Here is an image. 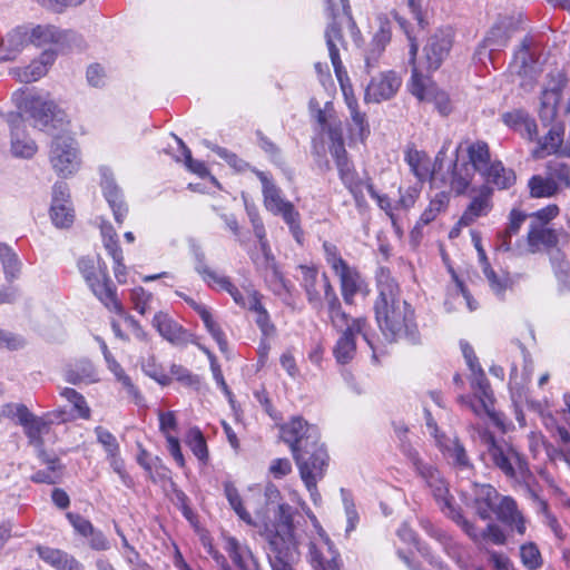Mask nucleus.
I'll list each match as a JSON object with an SVG mask.
<instances>
[{
	"label": "nucleus",
	"instance_id": "f704fd0d",
	"mask_svg": "<svg viewBox=\"0 0 570 570\" xmlns=\"http://www.w3.org/2000/svg\"><path fill=\"white\" fill-rule=\"evenodd\" d=\"M487 186H494L499 190L508 189L515 183V174L512 169L504 167L502 161L495 159L488 166L487 170L480 174Z\"/></svg>",
	"mask_w": 570,
	"mask_h": 570
},
{
	"label": "nucleus",
	"instance_id": "5fc2aeb1",
	"mask_svg": "<svg viewBox=\"0 0 570 570\" xmlns=\"http://www.w3.org/2000/svg\"><path fill=\"white\" fill-rule=\"evenodd\" d=\"M529 188L531 196L537 198L551 197L558 193L554 183L549 179L548 175L546 177L540 175L531 177Z\"/></svg>",
	"mask_w": 570,
	"mask_h": 570
},
{
	"label": "nucleus",
	"instance_id": "bf43d9fd",
	"mask_svg": "<svg viewBox=\"0 0 570 570\" xmlns=\"http://www.w3.org/2000/svg\"><path fill=\"white\" fill-rule=\"evenodd\" d=\"M60 395L73 405L78 415L82 419L90 417V407L88 406L85 397L71 387H65L61 390Z\"/></svg>",
	"mask_w": 570,
	"mask_h": 570
},
{
	"label": "nucleus",
	"instance_id": "a18cd8bd",
	"mask_svg": "<svg viewBox=\"0 0 570 570\" xmlns=\"http://www.w3.org/2000/svg\"><path fill=\"white\" fill-rule=\"evenodd\" d=\"M549 179L554 183L558 191L561 188L570 187V167L560 159L550 160L547 164V173Z\"/></svg>",
	"mask_w": 570,
	"mask_h": 570
},
{
	"label": "nucleus",
	"instance_id": "ea45409f",
	"mask_svg": "<svg viewBox=\"0 0 570 570\" xmlns=\"http://www.w3.org/2000/svg\"><path fill=\"white\" fill-rule=\"evenodd\" d=\"M468 160H465L478 174L487 170L493 161L489 145L483 140H476L466 147Z\"/></svg>",
	"mask_w": 570,
	"mask_h": 570
},
{
	"label": "nucleus",
	"instance_id": "de8ad7c7",
	"mask_svg": "<svg viewBox=\"0 0 570 570\" xmlns=\"http://www.w3.org/2000/svg\"><path fill=\"white\" fill-rule=\"evenodd\" d=\"M449 205V196L445 193L436 194L429 203V206L421 214L417 226H425L433 222L438 215L444 212Z\"/></svg>",
	"mask_w": 570,
	"mask_h": 570
},
{
	"label": "nucleus",
	"instance_id": "f257e3e1",
	"mask_svg": "<svg viewBox=\"0 0 570 570\" xmlns=\"http://www.w3.org/2000/svg\"><path fill=\"white\" fill-rule=\"evenodd\" d=\"M24 112L33 120L36 128L53 137L49 150L53 170L61 177L77 173L80 167L79 150L76 140L69 135L70 122L66 114L53 101L40 97L28 98Z\"/></svg>",
	"mask_w": 570,
	"mask_h": 570
},
{
	"label": "nucleus",
	"instance_id": "4be33fe9",
	"mask_svg": "<svg viewBox=\"0 0 570 570\" xmlns=\"http://www.w3.org/2000/svg\"><path fill=\"white\" fill-rule=\"evenodd\" d=\"M245 293L246 295H243V303L237 305L256 314L255 323L265 337L274 335L276 328L271 321L267 309L262 304V294L250 286L245 288Z\"/></svg>",
	"mask_w": 570,
	"mask_h": 570
},
{
	"label": "nucleus",
	"instance_id": "58836bf2",
	"mask_svg": "<svg viewBox=\"0 0 570 570\" xmlns=\"http://www.w3.org/2000/svg\"><path fill=\"white\" fill-rule=\"evenodd\" d=\"M419 47L417 45L411 40L410 45V63L412 66V76L410 82V91L413 96H415L419 100H430L432 97V88L426 86V79L424 75L419 70L415 65V58L417 55Z\"/></svg>",
	"mask_w": 570,
	"mask_h": 570
},
{
	"label": "nucleus",
	"instance_id": "1a4fd4ad",
	"mask_svg": "<svg viewBox=\"0 0 570 570\" xmlns=\"http://www.w3.org/2000/svg\"><path fill=\"white\" fill-rule=\"evenodd\" d=\"M471 387L474 391V397L460 396L459 401L469 403L476 415H488L498 428L505 432L508 428L504 415L494 410L493 394L480 364H476L474 371H471Z\"/></svg>",
	"mask_w": 570,
	"mask_h": 570
},
{
	"label": "nucleus",
	"instance_id": "b1692460",
	"mask_svg": "<svg viewBox=\"0 0 570 570\" xmlns=\"http://www.w3.org/2000/svg\"><path fill=\"white\" fill-rule=\"evenodd\" d=\"M492 188L491 186H480L478 194L472 197L470 204L460 217L459 226H470L479 217L487 216L492 209Z\"/></svg>",
	"mask_w": 570,
	"mask_h": 570
},
{
	"label": "nucleus",
	"instance_id": "3c124183",
	"mask_svg": "<svg viewBox=\"0 0 570 570\" xmlns=\"http://www.w3.org/2000/svg\"><path fill=\"white\" fill-rule=\"evenodd\" d=\"M224 492L229 505L238 515V518L247 524H253L252 515L243 505L242 498L233 482H224Z\"/></svg>",
	"mask_w": 570,
	"mask_h": 570
},
{
	"label": "nucleus",
	"instance_id": "864d4df0",
	"mask_svg": "<svg viewBox=\"0 0 570 570\" xmlns=\"http://www.w3.org/2000/svg\"><path fill=\"white\" fill-rule=\"evenodd\" d=\"M116 303L119 307H116V306H106L109 311L118 314L119 316H121L124 318V321L126 322L127 326L131 330L132 334L135 335V337L141 342H147L148 341V334L147 332L142 328V326L140 325V323L130 314H128L122 304L120 303V301L116 297Z\"/></svg>",
	"mask_w": 570,
	"mask_h": 570
},
{
	"label": "nucleus",
	"instance_id": "a878e982",
	"mask_svg": "<svg viewBox=\"0 0 570 570\" xmlns=\"http://www.w3.org/2000/svg\"><path fill=\"white\" fill-rule=\"evenodd\" d=\"M298 269L301 272V286L306 293L308 303L313 308L320 309L323 305L322 291L325 293L323 277H327V275L323 274L318 279V271L314 266L299 265Z\"/></svg>",
	"mask_w": 570,
	"mask_h": 570
},
{
	"label": "nucleus",
	"instance_id": "6e6d98bb",
	"mask_svg": "<svg viewBox=\"0 0 570 570\" xmlns=\"http://www.w3.org/2000/svg\"><path fill=\"white\" fill-rule=\"evenodd\" d=\"M520 558L522 564L528 570H537L543 564L541 552L533 542H528L520 547Z\"/></svg>",
	"mask_w": 570,
	"mask_h": 570
},
{
	"label": "nucleus",
	"instance_id": "aec40b11",
	"mask_svg": "<svg viewBox=\"0 0 570 570\" xmlns=\"http://www.w3.org/2000/svg\"><path fill=\"white\" fill-rule=\"evenodd\" d=\"M452 42V32L450 30H439L429 38L424 47L429 70L434 71L440 68L450 52Z\"/></svg>",
	"mask_w": 570,
	"mask_h": 570
},
{
	"label": "nucleus",
	"instance_id": "13d9d810",
	"mask_svg": "<svg viewBox=\"0 0 570 570\" xmlns=\"http://www.w3.org/2000/svg\"><path fill=\"white\" fill-rule=\"evenodd\" d=\"M200 318L208 333L216 341L220 352H227L228 343L226 336L223 330L220 328L219 324L214 320L212 312H206V314L202 315Z\"/></svg>",
	"mask_w": 570,
	"mask_h": 570
},
{
	"label": "nucleus",
	"instance_id": "423d86ee",
	"mask_svg": "<svg viewBox=\"0 0 570 570\" xmlns=\"http://www.w3.org/2000/svg\"><path fill=\"white\" fill-rule=\"evenodd\" d=\"M262 183L263 202L265 208L275 216H281L288 226L294 239L302 245L304 230L301 226V214L294 204L287 200L283 190L267 176L266 173L254 170Z\"/></svg>",
	"mask_w": 570,
	"mask_h": 570
},
{
	"label": "nucleus",
	"instance_id": "dca6fc26",
	"mask_svg": "<svg viewBox=\"0 0 570 570\" xmlns=\"http://www.w3.org/2000/svg\"><path fill=\"white\" fill-rule=\"evenodd\" d=\"M327 465L328 455L318 452L315 455L313 462L297 466L299 476L304 482L312 501L316 505L320 504L322 501L321 494L317 489V482L324 478Z\"/></svg>",
	"mask_w": 570,
	"mask_h": 570
},
{
	"label": "nucleus",
	"instance_id": "a19ab883",
	"mask_svg": "<svg viewBox=\"0 0 570 570\" xmlns=\"http://www.w3.org/2000/svg\"><path fill=\"white\" fill-rule=\"evenodd\" d=\"M563 141V128L553 125L542 139L538 141V147L532 151L537 159L544 158L548 155L559 150Z\"/></svg>",
	"mask_w": 570,
	"mask_h": 570
},
{
	"label": "nucleus",
	"instance_id": "6e6552de",
	"mask_svg": "<svg viewBox=\"0 0 570 570\" xmlns=\"http://www.w3.org/2000/svg\"><path fill=\"white\" fill-rule=\"evenodd\" d=\"M324 257L333 273L338 277L341 293L346 304L354 302V296L362 289L364 281L356 267L348 265L342 257L337 246L328 240L323 242Z\"/></svg>",
	"mask_w": 570,
	"mask_h": 570
},
{
	"label": "nucleus",
	"instance_id": "bb28decb",
	"mask_svg": "<svg viewBox=\"0 0 570 570\" xmlns=\"http://www.w3.org/2000/svg\"><path fill=\"white\" fill-rule=\"evenodd\" d=\"M76 39V33L70 30H60L52 24L37 26L30 30L29 42L38 47L49 43L69 45Z\"/></svg>",
	"mask_w": 570,
	"mask_h": 570
},
{
	"label": "nucleus",
	"instance_id": "49530a36",
	"mask_svg": "<svg viewBox=\"0 0 570 570\" xmlns=\"http://www.w3.org/2000/svg\"><path fill=\"white\" fill-rule=\"evenodd\" d=\"M186 444L203 464H207L209 459L208 448L199 428L195 426L188 430L186 434Z\"/></svg>",
	"mask_w": 570,
	"mask_h": 570
},
{
	"label": "nucleus",
	"instance_id": "cd10ccee",
	"mask_svg": "<svg viewBox=\"0 0 570 570\" xmlns=\"http://www.w3.org/2000/svg\"><path fill=\"white\" fill-rule=\"evenodd\" d=\"M38 459L46 469L35 472L30 480L39 484H56L58 483L63 474L65 466L60 459L55 454H49L45 449L38 450Z\"/></svg>",
	"mask_w": 570,
	"mask_h": 570
},
{
	"label": "nucleus",
	"instance_id": "4468645a",
	"mask_svg": "<svg viewBox=\"0 0 570 570\" xmlns=\"http://www.w3.org/2000/svg\"><path fill=\"white\" fill-rule=\"evenodd\" d=\"M99 173L101 176L100 186L102 188L104 196L114 213L115 220L118 224H122L128 213V207L124 202L122 191L116 184L114 174L108 167L101 166L99 168Z\"/></svg>",
	"mask_w": 570,
	"mask_h": 570
},
{
	"label": "nucleus",
	"instance_id": "5701e85b",
	"mask_svg": "<svg viewBox=\"0 0 570 570\" xmlns=\"http://www.w3.org/2000/svg\"><path fill=\"white\" fill-rule=\"evenodd\" d=\"M528 245L532 253L538 252L541 247L551 248L559 244L569 242V234L561 230L557 232L547 227L544 224L532 223L528 232Z\"/></svg>",
	"mask_w": 570,
	"mask_h": 570
},
{
	"label": "nucleus",
	"instance_id": "f03ea898",
	"mask_svg": "<svg viewBox=\"0 0 570 570\" xmlns=\"http://www.w3.org/2000/svg\"><path fill=\"white\" fill-rule=\"evenodd\" d=\"M379 295L374 303L376 322L390 341L406 340L411 344L420 341L414 309L400 297V288L391 272L380 267L376 274Z\"/></svg>",
	"mask_w": 570,
	"mask_h": 570
},
{
	"label": "nucleus",
	"instance_id": "e2e57ef3",
	"mask_svg": "<svg viewBox=\"0 0 570 570\" xmlns=\"http://www.w3.org/2000/svg\"><path fill=\"white\" fill-rule=\"evenodd\" d=\"M341 495H342V501L344 504L345 514H346V519H347L346 532H351L356 528V524L358 522V513L356 511V508H355V504L353 502L350 491L342 488Z\"/></svg>",
	"mask_w": 570,
	"mask_h": 570
},
{
	"label": "nucleus",
	"instance_id": "79ce46f5",
	"mask_svg": "<svg viewBox=\"0 0 570 570\" xmlns=\"http://www.w3.org/2000/svg\"><path fill=\"white\" fill-rule=\"evenodd\" d=\"M29 35L30 31L23 27H18L9 32L1 41V48L7 50V53L1 58L6 60L14 59L22 47L29 42Z\"/></svg>",
	"mask_w": 570,
	"mask_h": 570
},
{
	"label": "nucleus",
	"instance_id": "e433bc0d",
	"mask_svg": "<svg viewBox=\"0 0 570 570\" xmlns=\"http://www.w3.org/2000/svg\"><path fill=\"white\" fill-rule=\"evenodd\" d=\"M343 185L352 194L357 206L365 204L364 189L366 184H372L371 179H362L354 168L353 163L337 169Z\"/></svg>",
	"mask_w": 570,
	"mask_h": 570
},
{
	"label": "nucleus",
	"instance_id": "39448f33",
	"mask_svg": "<svg viewBox=\"0 0 570 570\" xmlns=\"http://www.w3.org/2000/svg\"><path fill=\"white\" fill-rule=\"evenodd\" d=\"M489 464L498 469L509 481L527 483L531 476V469L527 458L511 443L497 440L491 433L482 436Z\"/></svg>",
	"mask_w": 570,
	"mask_h": 570
},
{
	"label": "nucleus",
	"instance_id": "37998d69",
	"mask_svg": "<svg viewBox=\"0 0 570 570\" xmlns=\"http://www.w3.org/2000/svg\"><path fill=\"white\" fill-rule=\"evenodd\" d=\"M65 379L70 384H89L96 382L97 372L92 365V363L88 360H82L78 362L75 366L69 367L65 372Z\"/></svg>",
	"mask_w": 570,
	"mask_h": 570
},
{
	"label": "nucleus",
	"instance_id": "c756f323",
	"mask_svg": "<svg viewBox=\"0 0 570 570\" xmlns=\"http://www.w3.org/2000/svg\"><path fill=\"white\" fill-rule=\"evenodd\" d=\"M21 426L29 443L38 450L43 449L42 434L47 433L51 421L41 416H36L29 409H20Z\"/></svg>",
	"mask_w": 570,
	"mask_h": 570
},
{
	"label": "nucleus",
	"instance_id": "2f4dec72",
	"mask_svg": "<svg viewBox=\"0 0 570 570\" xmlns=\"http://www.w3.org/2000/svg\"><path fill=\"white\" fill-rule=\"evenodd\" d=\"M493 512L501 522L509 527H514L519 534L525 533V519L519 511L517 501L512 497H503L499 504L494 507Z\"/></svg>",
	"mask_w": 570,
	"mask_h": 570
},
{
	"label": "nucleus",
	"instance_id": "f3484780",
	"mask_svg": "<svg viewBox=\"0 0 570 570\" xmlns=\"http://www.w3.org/2000/svg\"><path fill=\"white\" fill-rule=\"evenodd\" d=\"M195 271L200 275L203 281L213 288H219L227 292L236 304L243 303V293L232 283L230 278L219 275L213 271L205 262V254H196Z\"/></svg>",
	"mask_w": 570,
	"mask_h": 570
},
{
	"label": "nucleus",
	"instance_id": "c85d7f7f",
	"mask_svg": "<svg viewBox=\"0 0 570 570\" xmlns=\"http://www.w3.org/2000/svg\"><path fill=\"white\" fill-rule=\"evenodd\" d=\"M436 444L441 452L451 460L459 470L464 471L473 468L464 445L456 435L446 436L441 434V439H438Z\"/></svg>",
	"mask_w": 570,
	"mask_h": 570
},
{
	"label": "nucleus",
	"instance_id": "7ed1b4c3",
	"mask_svg": "<svg viewBox=\"0 0 570 570\" xmlns=\"http://www.w3.org/2000/svg\"><path fill=\"white\" fill-rule=\"evenodd\" d=\"M325 303L331 325L341 333L333 348L337 363L347 364L356 355L355 335L361 334L367 345L375 350L374 334L370 330L365 317L350 320L347 313L342 308L341 302L332 286L328 277L324 276Z\"/></svg>",
	"mask_w": 570,
	"mask_h": 570
},
{
	"label": "nucleus",
	"instance_id": "0e129e2a",
	"mask_svg": "<svg viewBox=\"0 0 570 570\" xmlns=\"http://www.w3.org/2000/svg\"><path fill=\"white\" fill-rule=\"evenodd\" d=\"M206 146L212 148L214 153H216L220 158L226 160V163L230 167L235 168L238 171H243L249 167V165L245 160L240 159L236 154L227 150L224 147L210 146L208 142H206Z\"/></svg>",
	"mask_w": 570,
	"mask_h": 570
},
{
	"label": "nucleus",
	"instance_id": "393cba45",
	"mask_svg": "<svg viewBox=\"0 0 570 570\" xmlns=\"http://www.w3.org/2000/svg\"><path fill=\"white\" fill-rule=\"evenodd\" d=\"M153 326L159 335L169 343L178 346L189 342V333L167 313L158 312L153 318Z\"/></svg>",
	"mask_w": 570,
	"mask_h": 570
},
{
	"label": "nucleus",
	"instance_id": "69168bd1",
	"mask_svg": "<svg viewBox=\"0 0 570 570\" xmlns=\"http://www.w3.org/2000/svg\"><path fill=\"white\" fill-rule=\"evenodd\" d=\"M297 556V551L286 552V557L278 553H267L272 570H295L293 561Z\"/></svg>",
	"mask_w": 570,
	"mask_h": 570
},
{
	"label": "nucleus",
	"instance_id": "c03bdc74",
	"mask_svg": "<svg viewBox=\"0 0 570 570\" xmlns=\"http://www.w3.org/2000/svg\"><path fill=\"white\" fill-rule=\"evenodd\" d=\"M560 98L561 90L558 88L544 89L542 91L539 116L543 122H551L556 118Z\"/></svg>",
	"mask_w": 570,
	"mask_h": 570
},
{
	"label": "nucleus",
	"instance_id": "72a5a7b5",
	"mask_svg": "<svg viewBox=\"0 0 570 570\" xmlns=\"http://www.w3.org/2000/svg\"><path fill=\"white\" fill-rule=\"evenodd\" d=\"M36 550L39 558L56 570H85L83 564L66 551L42 546Z\"/></svg>",
	"mask_w": 570,
	"mask_h": 570
},
{
	"label": "nucleus",
	"instance_id": "6ab92c4d",
	"mask_svg": "<svg viewBox=\"0 0 570 570\" xmlns=\"http://www.w3.org/2000/svg\"><path fill=\"white\" fill-rule=\"evenodd\" d=\"M225 550L238 570H259L256 559L246 544L240 543L236 538L228 537L225 541ZM217 562L222 563L224 570H230L224 556L215 554Z\"/></svg>",
	"mask_w": 570,
	"mask_h": 570
},
{
	"label": "nucleus",
	"instance_id": "774afa93",
	"mask_svg": "<svg viewBox=\"0 0 570 570\" xmlns=\"http://www.w3.org/2000/svg\"><path fill=\"white\" fill-rule=\"evenodd\" d=\"M274 479H283L293 471L291 461L287 458L274 459L268 468Z\"/></svg>",
	"mask_w": 570,
	"mask_h": 570
},
{
	"label": "nucleus",
	"instance_id": "2eb2a0df",
	"mask_svg": "<svg viewBox=\"0 0 570 570\" xmlns=\"http://www.w3.org/2000/svg\"><path fill=\"white\" fill-rule=\"evenodd\" d=\"M404 451L409 455L413 464L416 466V469L420 471V473L423 476H430L432 479V481L430 482V487L433 489V495L441 510L449 517L451 514V510H456V508L453 504V498L449 494V489L445 482L441 479H434L431 468L421 466L422 464L416 451H414L410 446H404Z\"/></svg>",
	"mask_w": 570,
	"mask_h": 570
},
{
	"label": "nucleus",
	"instance_id": "0eeeda50",
	"mask_svg": "<svg viewBox=\"0 0 570 570\" xmlns=\"http://www.w3.org/2000/svg\"><path fill=\"white\" fill-rule=\"evenodd\" d=\"M564 407L552 413L539 402H531L530 406L539 413L544 428L561 445L549 455L552 460L563 461L570 469V393L563 395Z\"/></svg>",
	"mask_w": 570,
	"mask_h": 570
},
{
	"label": "nucleus",
	"instance_id": "9b49d317",
	"mask_svg": "<svg viewBox=\"0 0 570 570\" xmlns=\"http://www.w3.org/2000/svg\"><path fill=\"white\" fill-rule=\"evenodd\" d=\"M275 531L268 538V552L286 557V552L297 551L294 538L293 508L287 503H279L275 510Z\"/></svg>",
	"mask_w": 570,
	"mask_h": 570
},
{
	"label": "nucleus",
	"instance_id": "338daca9",
	"mask_svg": "<svg viewBox=\"0 0 570 570\" xmlns=\"http://www.w3.org/2000/svg\"><path fill=\"white\" fill-rule=\"evenodd\" d=\"M458 525L461 527V529L469 535L470 539H472L474 542H478L481 538V533L478 532L476 527L468 521L459 509L451 510V514L449 515Z\"/></svg>",
	"mask_w": 570,
	"mask_h": 570
},
{
	"label": "nucleus",
	"instance_id": "f8f14e48",
	"mask_svg": "<svg viewBox=\"0 0 570 570\" xmlns=\"http://www.w3.org/2000/svg\"><path fill=\"white\" fill-rule=\"evenodd\" d=\"M330 20L327 28L325 30V40L328 48L330 58L335 71V75L337 77V80L340 81L341 89L344 96L345 104L348 108V110L357 108V99L354 95L352 85L350 83V79L347 77L346 71L344 70L341 57H340V50L337 45L343 43V35H341L340 28L336 24L335 19L336 18H327Z\"/></svg>",
	"mask_w": 570,
	"mask_h": 570
},
{
	"label": "nucleus",
	"instance_id": "09e8293b",
	"mask_svg": "<svg viewBox=\"0 0 570 570\" xmlns=\"http://www.w3.org/2000/svg\"><path fill=\"white\" fill-rule=\"evenodd\" d=\"M510 37L511 33L508 23L505 21H500L489 30L484 38V45L490 48L491 51L499 50L507 46Z\"/></svg>",
	"mask_w": 570,
	"mask_h": 570
},
{
	"label": "nucleus",
	"instance_id": "20e7f679",
	"mask_svg": "<svg viewBox=\"0 0 570 570\" xmlns=\"http://www.w3.org/2000/svg\"><path fill=\"white\" fill-rule=\"evenodd\" d=\"M281 439L289 446L297 466L314 461L318 452L327 454L317 426L309 424L302 416H293L279 428Z\"/></svg>",
	"mask_w": 570,
	"mask_h": 570
},
{
	"label": "nucleus",
	"instance_id": "4d7b16f0",
	"mask_svg": "<svg viewBox=\"0 0 570 570\" xmlns=\"http://www.w3.org/2000/svg\"><path fill=\"white\" fill-rule=\"evenodd\" d=\"M97 441L104 446L107 458L112 459L114 463H117V456L119 455V443L115 435L102 426L95 429Z\"/></svg>",
	"mask_w": 570,
	"mask_h": 570
},
{
	"label": "nucleus",
	"instance_id": "8fccbe9b",
	"mask_svg": "<svg viewBox=\"0 0 570 570\" xmlns=\"http://www.w3.org/2000/svg\"><path fill=\"white\" fill-rule=\"evenodd\" d=\"M348 111L351 118L348 128L351 137L358 138L362 142L365 141L371 134L366 114L362 112L358 107Z\"/></svg>",
	"mask_w": 570,
	"mask_h": 570
},
{
	"label": "nucleus",
	"instance_id": "a211bd4d",
	"mask_svg": "<svg viewBox=\"0 0 570 570\" xmlns=\"http://www.w3.org/2000/svg\"><path fill=\"white\" fill-rule=\"evenodd\" d=\"M401 82V78L395 72H383L379 77L372 78L365 89L364 100L375 104L389 100L397 92Z\"/></svg>",
	"mask_w": 570,
	"mask_h": 570
},
{
	"label": "nucleus",
	"instance_id": "603ef678",
	"mask_svg": "<svg viewBox=\"0 0 570 570\" xmlns=\"http://www.w3.org/2000/svg\"><path fill=\"white\" fill-rule=\"evenodd\" d=\"M52 55L49 52H43L41 56V61H36L21 70L19 75L21 82H32L40 79L47 72V65L51 63Z\"/></svg>",
	"mask_w": 570,
	"mask_h": 570
},
{
	"label": "nucleus",
	"instance_id": "9d476101",
	"mask_svg": "<svg viewBox=\"0 0 570 570\" xmlns=\"http://www.w3.org/2000/svg\"><path fill=\"white\" fill-rule=\"evenodd\" d=\"M77 267L94 295L105 306L114 305L119 307L116 303L117 288L108 276V268L105 262L98 258L96 266V262L92 258L81 257L77 262Z\"/></svg>",
	"mask_w": 570,
	"mask_h": 570
},
{
	"label": "nucleus",
	"instance_id": "c9c22d12",
	"mask_svg": "<svg viewBox=\"0 0 570 570\" xmlns=\"http://www.w3.org/2000/svg\"><path fill=\"white\" fill-rule=\"evenodd\" d=\"M405 161L420 181L432 179L438 167L435 161L432 164L426 153L414 148H410L405 151Z\"/></svg>",
	"mask_w": 570,
	"mask_h": 570
},
{
	"label": "nucleus",
	"instance_id": "7c9ffc66",
	"mask_svg": "<svg viewBox=\"0 0 570 570\" xmlns=\"http://www.w3.org/2000/svg\"><path fill=\"white\" fill-rule=\"evenodd\" d=\"M259 250L261 253L252 252L249 256L256 269L264 275L267 285L271 286L285 279L277 266L271 246H264Z\"/></svg>",
	"mask_w": 570,
	"mask_h": 570
},
{
	"label": "nucleus",
	"instance_id": "412c9836",
	"mask_svg": "<svg viewBox=\"0 0 570 570\" xmlns=\"http://www.w3.org/2000/svg\"><path fill=\"white\" fill-rule=\"evenodd\" d=\"M11 129V151L16 157L30 158L37 151L36 142L24 135V120L20 114L8 117Z\"/></svg>",
	"mask_w": 570,
	"mask_h": 570
},
{
	"label": "nucleus",
	"instance_id": "ddd939ff",
	"mask_svg": "<svg viewBox=\"0 0 570 570\" xmlns=\"http://www.w3.org/2000/svg\"><path fill=\"white\" fill-rule=\"evenodd\" d=\"M50 217L55 226L59 228H67L73 223V208L70 202L69 188L65 183L53 185Z\"/></svg>",
	"mask_w": 570,
	"mask_h": 570
},
{
	"label": "nucleus",
	"instance_id": "4c0bfd02",
	"mask_svg": "<svg viewBox=\"0 0 570 570\" xmlns=\"http://www.w3.org/2000/svg\"><path fill=\"white\" fill-rule=\"evenodd\" d=\"M499 498L497 489L491 484H475L473 505L476 514L482 520H488L495 507V500Z\"/></svg>",
	"mask_w": 570,
	"mask_h": 570
},
{
	"label": "nucleus",
	"instance_id": "473e14b6",
	"mask_svg": "<svg viewBox=\"0 0 570 570\" xmlns=\"http://www.w3.org/2000/svg\"><path fill=\"white\" fill-rule=\"evenodd\" d=\"M461 146L455 149L456 158L452 164L451 176H450V187L451 190L458 195H464L468 193L471 183L476 174L472 166H470L465 160L460 161L458 157V153Z\"/></svg>",
	"mask_w": 570,
	"mask_h": 570
},
{
	"label": "nucleus",
	"instance_id": "680f3d73",
	"mask_svg": "<svg viewBox=\"0 0 570 570\" xmlns=\"http://www.w3.org/2000/svg\"><path fill=\"white\" fill-rule=\"evenodd\" d=\"M309 557L315 570H340L336 557L325 560L314 543L309 546Z\"/></svg>",
	"mask_w": 570,
	"mask_h": 570
},
{
	"label": "nucleus",
	"instance_id": "052dcab7",
	"mask_svg": "<svg viewBox=\"0 0 570 570\" xmlns=\"http://www.w3.org/2000/svg\"><path fill=\"white\" fill-rule=\"evenodd\" d=\"M151 299L153 294L147 292L141 286L135 287L130 291V301L132 303V307L140 315H145L147 313Z\"/></svg>",
	"mask_w": 570,
	"mask_h": 570
}]
</instances>
